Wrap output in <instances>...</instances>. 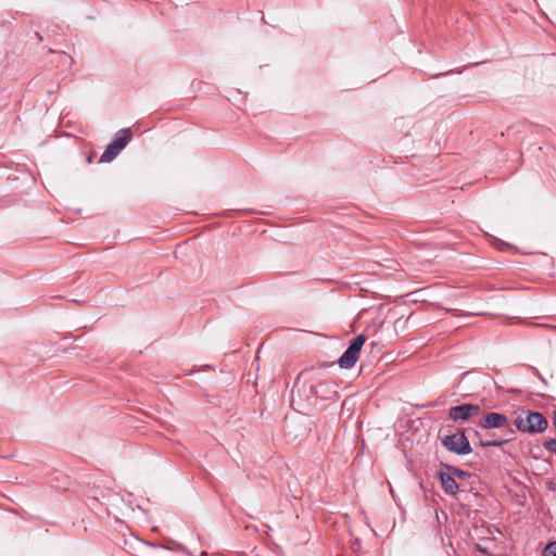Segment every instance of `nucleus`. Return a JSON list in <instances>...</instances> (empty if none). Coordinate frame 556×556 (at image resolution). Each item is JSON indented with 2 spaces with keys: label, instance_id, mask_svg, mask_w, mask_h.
<instances>
[{
  "label": "nucleus",
  "instance_id": "423d86ee",
  "mask_svg": "<svg viewBox=\"0 0 556 556\" xmlns=\"http://www.w3.org/2000/svg\"><path fill=\"white\" fill-rule=\"evenodd\" d=\"M516 430L514 428H508L507 431L504 432L503 437L500 439H490L485 441H481L480 444L484 447H498L505 443H508L515 439Z\"/></svg>",
  "mask_w": 556,
  "mask_h": 556
},
{
  "label": "nucleus",
  "instance_id": "1a4fd4ad",
  "mask_svg": "<svg viewBox=\"0 0 556 556\" xmlns=\"http://www.w3.org/2000/svg\"><path fill=\"white\" fill-rule=\"evenodd\" d=\"M121 153L112 142L106 147L105 151L101 154L99 162L109 163L113 161Z\"/></svg>",
  "mask_w": 556,
  "mask_h": 556
},
{
  "label": "nucleus",
  "instance_id": "f257e3e1",
  "mask_svg": "<svg viewBox=\"0 0 556 556\" xmlns=\"http://www.w3.org/2000/svg\"><path fill=\"white\" fill-rule=\"evenodd\" d=\"M514 426L520 432L541 433L546 430L548 421L539 412L522 410L514 420Z\"/></svg>",
  "mask_w": 556,
  "mask_h": 556
},
{
  "label": "nucleus",
  "instance_id": "ddd939ff",
  "mask_svg": "<svg viewBox=\"0 0 556 556\" xmlns=\"http://www.w3.org/2000/svg\"><path fill=\"white\" fill-rule=\"evenodd\" d=\"M36 36L39 38V40H41V39H42V37L40 36V34H39V33H36Z\"/></svg>",
  "mask_w": 556,
  "mask_h": 556
},
{
  "label": "nucleus",
  "instance_id": "6e6552de",
  "mask_svg": "<svg viewBox=\"0 0 556 556\" xmlns=\"http://www.w3.org/2000/svg\"><path fill=\"white\" fill-rule=\"evenodd\" d=\"M440 480L445 493L455 495L458 492V484L455 481L454 477H452L451 475L442 472L440 475Z\"/></svg>",
  "mask_w": 556,
  "mask_h": 556
},
{
  "label": "nucleus",
  "instance_id": "f8f14e48",
  "mask_svg": "<svg viewBox=\"0 0 556 556\" xmlns=\"http://www.w3.org/2000/svg\"><path fill=\"white\" fill-rule=\"evenodd\" d=\"M544 556H556V541L549 543L546 546V548L544 551Z\"/></svg>",
  "mask_w": 556,
  "mask_h": 556
},
{
  "label": "nucleus",
  "instance_id": "0eeeda50",
  "mask_svg": "<svg viewBox=\"0 0 556 556\" xmlns=\"http://www.w3.org/2000/svg\"><path fill=\"white\" fill-rule=\"evenodd\" d=\"M132 138L130 128H124L115 134L112 143L122 151Z\"/></svg>",
  "mask_w": 556,
  "mask_h": 556
},
{
  "label": "nucleus",
  "instance_id": "9d476101",
  "mask_svg": "<svg viewBox=\"0 0 556 556\" xmlns=\"http://www.w3.org/2000/svg\"><path fill=\"white\" fill-rule=\"evenodd\" d=\"M447 470L450 471L448 475H451L452 477H457V478H466L469 476L468 472L459 469V468H456V467H453V466H446Z\"/></svg>",
  "mask_w": 556,
  "mask_h": 556
},
{
  "label": "nucleus",
  "instance_id": "9b49d317",
  "mask_svg": "<svg viewBox=\"0 0 556 556\" xmlns=\"http://www.w3.org/2000/svg\"><path fill=\"white\" fill-rule=\"evenodd\" d=\"M543 445L547 451L556 454V439H549Z\"/></svg>",
  "mask_w": 556,
  "mask_h": 556
},
{
  "label": "nucleus",
  "instance_id": "20e7f679",
  "mask_svg": "<svg viewBox=\"0 0 556 556\" xmlns=\"http://www.w3.org/2000/svg\"><path fill=\"white\" fill-rule=\"evenodd\" d=\"M481 412V408L477 404H462L458 406H453L448 410V417L455 422H464L471 417L478 416Z\"/></svg>",
  "mask_w": 556,
  "mask_h": 556
},
{
  "label": "nucleus",
  "instance_id": "39448f33",
  "mask_svg": "<svg viewBox=\"0 0 556 556\" xmlns=\"http://www.w3.org/2000/svg\"><path fill=\"white\" fill-rule=\"evenodd\" d=\"M482 429H503L504 432L508 428H513L509 424L507 416L500 413H488L478 422Z\"/></svg>",
  "mask_w": 556,
  "mask_h": 556
},
{
  "label": "nucleus",
  "instance_id": "f03ea898",
  "mask_svg": "<svg viewBox=\"0 0 556 556\" xmlns=\"http://www.w3.org/2000/svg\"><path fill=\"white\" fill-rule=\"evenodd\" d=\"M366 342V337L364 334H358L355 337L348 349L344 351V353L340 356L338 359V365L341 368L350 369L352 368L355 363L357 362L362 348L364 346Z\"/></svg>",
  "mask_w": 556,
  "mask_h": 556
},
{
  "label": "nucleus",
  "instance_id": "7ed1b4c3",
  "mask_svg": "<svg viewBox=\"0 0 556 556\" xmlns=\"http://www.w3.org/2000/svg\"><path fill=\"white\" fill-rule=\"evenodd\" d=\"M442 444L450 452H453L457 455H467L471 453V446L464 432H456L444 437L442 439Z\"/></svg>",
  "mask_w": 556,
  "mask_h": 556
}]
</instances>
